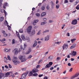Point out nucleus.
<instances>
[{"mask_svg": "<svg viewBox=\"0 0 79 79\" xmlns=\"http://www.w3.org/2000/svg\"><path fill=\"white\" fill-rule=\"evenodd\" d=\"M19 58L21 60L22 62H24V61H26V59L25 58V56H20Z\"/></svg>", "mask_w": 79, "mask_h": 79, "instance_id": "1", "label": "nucleus"}, {"mask_svg": "<svg viewBox=\"0 0 79 79\" xmlns=\"http://www.w3.org/2000/svg\"><path fill=\"white\" fill-rule=\"evenodd\" d=\"M53 64V62H49L48 64H47L46 66H45V69L47 68H49L51 66H52Z\"/></svg>", "mask_w": 79, "mask_h": 79, "instance_id": "2", "label": "nucleus"}, {"mask_svg": "<svg viewBox=\"0 0 79 79\" xmlns=\"http://www.w3.org/2000/svg\"><path fill=\"white\" fill-rule=\"evenodd\" d=\"M32 27V26H29L27 29V32L28 34H30L31 31V29Z\"/></svg>", "mask_w": 79, "mask_h": 79, "instance_id": "3", "label": "nucleus"}, {"mask_svg": "<svg viewBox=\"0 0 79 79\" xmlns=\"http://www.w3.org/2000/svg\"><path fill=\"white\" fill-rule=\"evenodd\" d=\"M77 23V20L76 19L73 20L71 24L73 25H76Z\"/></svg>", "mask_w": 79, "mask_h": 79, "instance_id": "4", "label": "nucleus"}, {"mask_svg": "<svg viewBox=\"0 0 79 79\" xmlns=\"http://www.w3.org/2000/svg\"><path fill=\"white\" fill-rule=\"evenodd\" d=\"M12 61L13 62L14 64L16 65H17V64H19V63H20V62L18 60H16L12 59Z\"/></svg>", "mask_w": 79, "mask_h": 79, "instance_id": "5", "label": "nucleus"}, {"mask_svg": "<svg viewBox=\"0 0 79 79\" xmlns=\"http://www.w3.org/2000/svg\"><path fill=\"white\" fill-rule=\"evenodd\" d=\"M4 73H0V79H4Z\"/></svg>", "mask_w": 79, "mask_h": 79, "instance_id": "6", "label": "nucleus"}, {"mask_svg": "<svg viewBox=\"0 0 79 79\" xmlns=\"http://www.w3.org/2000/svg\"><path fill=\"white\" fill-rule=\"evenodd\" d=\"M63 50L64 49H67L68 48V45L66 44H64V45L63 46Z\"/></svg>", "mask_w": 79, "mask_h": 79, "instance_id": "7", "label": "nucleus"}, {"mask_svg": "<svg viewBox=\"0 0 79 79\" xmlns=\"http://www.w3.org/2000/svg\"><path fill=\"white\" fill-rule=\"evenodd\" d=\"M13 52H15V55H17L18 53V49L15 48V49L13 51Z\"/></svg>", "mask_w": 79, "mask_h": 79, "instance_id": "8", "label": "nucleus"}, {"mask_svg": "<svg viewBox=\"0 0 79 79\" xmlns=\"http://www.w3.org/2000/svg\"><path fill=\"white\" fill-rule=\"evenodd\" d=\"M50 39L49 35H48L47 36L45 37L44 38V40L45 41H48Z\"/></svg>", "mask_w": 79, "mask_h": 79, "instance_id": "9", "label": "nucleus"}, {"mask_svg": "<svg viewBox=\"0 0 79 79\" xmlns=\"http://www.w3.org/2000/svg\"><path fill=\"white\" fill-rule=\"evenodd\" d=\"M12 73V72H7L6 73V74H5V77H8L9 75H10L11 73Z\"/></svg>", "mask_w": 79, "mask_h": 79, "instance_id": "10", "label": "nucleus"}, {"mask_svg": "<svg viewBox=\"0 0 79 79\" xmlns=\"http://www.w3.org/2000/svg\"><path fill=\"white\" fill-rule=\"evenodd\" d=\"M26 77V75L24 73L23 74L21 78L22 79H25Z\"/></svg>", "mask_w": 79, "mask_h": 79, "instance_id": "11", "label": "nucleus"}, {"mask_svg": "<svg viewBox=\"0 0 79 79\" xmlns=\"http://www.w3.org/2000/svg\"><path fill=\"white\" fill-rule=\"evenodd\" d=\"M31 51H32L31 49H29V50H28L26 52V55H27V54H29V53H30V52H31Z\"/></svg>", "mask_w": 79, "mask_h": 79, "instance_id": "12", "label": "nucleus"}, {"mask_svg": "<svg viewBox=\"0 0 79 79\" xmlns=\"http://www.w3.org/2000/svg\"><path fill=\"white\" fill-rule=\"evenodd\" d=\"M76 44H74L71 47V49H73V48H75V47H76Z\"/></svg>", "mask_w": 79, "mask_h": 79, "instance_id": "13", "label": "nucleus"}, {"mask_svg": "<svg viewBox=\"0 0 79 79\" xmlns=\"http://www.w3.org/2000/svg\"><path fill=\"white\" fill-rule=\"evenodd\" d=\"M79 73H77V74H76L75 75H74V76L72 77H71V79H73V78H75V77H77L78 76H79Z\"/></svg>", "mask_w": 79, "mask_h": 79, "instance_id": "14", "label": "nucleus"}, {"mask_svg": "<svg viewBox=\"0 0 79 79\" xmlns=\"http://www.w3.org/2000/svg\"><path fill=\"white\" fill-rule=\"evenodd\" d=\"M37 44V41L36 40L35 41L34 44H33V47H35Z\"/></svg>", "mask_w": 79, "mask_h": 79, "instance_id": "15", "label": "nucleus"}, {"mask_svg": "<svg viewBox=\"0 0 79 79\" xmlns=\"http://www.w3.org/2000/svg\"><path fill=\"white\" fill-rule=\"evenodd\" d=\"M8 6V4L7 2H6L4 3V5L3 6V7L4 8H6L5 6Z\"/></svg>", "mask_w": 79, "mask_h": 79, "instance_id": "16", "label": "nucleus"}, {"mask_svg": "<svg viewBox=\"0 0 79 79\" xmlns=\"http://www.w3.org/2000/svg\"><path fill=\"white\" fill-rule=\"evenodd\" d=\"M35 33V30H32L31 32V35H34Z\"/></svg>", "mask_w": 79, "mask_h": 79, "instance_id": "17", "label": "nucleus"}, {"mask_svg": "<svg viewBox=\"0 0 79 79\" xmlns=\"http://www.w3.org/2000/svg\"><path fill=\"white\" fill-rule=\"evenodd\" d=\"M21 37L22 39V40H26V39H25V37H24V35H22L21 36Z\"/></svg>", "mask_w": 79, "mask_h": 79, "instance_id": "18", "label": "nucleus"}, {"mask_svg": "<svg viewBox=\"0 0 79 79\" xmlns=\"http://www.w3.org/2000/svg\"><path fill=\"white\" fill-rule=\"evenodd\" d=\"M46 15V13L44 12H43L41 15V17H42L44 16H45Z\"/></svg>", "mask_w": 79, "mask_h": 79, "instance_id": "19", "label": "nucleus"}, {"mask_svg": "<svg viewBox=\"0 0 79 79\" xmlns=\"http://www.w3.org/2000/svg\"><path fill=\"white\" fill-rule=\"evenodd\" d=\"M45 24H47V22L44 21V22H41V25H44Z\"/></svg>", "mask_w": 79, "mask_h": 79, "instance_id": "20", "label": "nucleus"}, {"mask_svg": "<svg viewBox=\"0 0 79 79\" xmlns=\"http://www.w3.org/2000/svg\"><path fill=\"white\" fill-rule=\"evenodd\" d=\"M76 52L75 51H73L72 52V55H73V56H76Z\"/></svg>", "mask_w": 79, "mask_h": 79, "instance_id": "21", "label": "nucleus"}, {"mask_svg": "<svg viewBox=\"0 0 79 79\" xmlns=\"http://www.w3.org/2000/svg\"><path fill=\"white\" fill-rule=\"evenodd\" d=\"M26 40H27V42H30L31 41V40H30V39L29 37H27L26 38Z\"/></svg>", "mask_w": 79, "mask_h": 79, "instance_id": "22", "label": "nucleus"}, {"mask_svg": "<svg viewBox=\"0 0 79 79\" xmlns=\"http://www.w3.org/2000/svg\"><path fill=\"white\" fill-rule=\"evenodd\" d=\"M33 73H32V72L31 71L30 72L29 74V76H32V74Z\"/></svg>", "mask_w": 79, "mask_h": 79, "instance_id": "23", "label": "nucleus"}, {"mask_svg": "<svg viewBox=\"0 0 79 79\" xmlns=\"http://www.w3.org/2000/svg\"><path fill=\"white\" fill-rule=\"evenodd\" d=\"M16 34L17 35L18 37L19 38H20V36H19V33L18 32H16Z\"/></svg>", "mask_w": 79, "mask_h": 79, "instance_id": "24", "label": "nucleus"}, {"mask_svg": "<svg viewBox=\"0 0 79 79\" xmlns=\"http://www.w3.org/2000/svg\"><path fill=\"white\" fill-rule=\"evenodd\" d=\"M75 40H76V39H72L71 40L72 43H74V42L75 41Z\"/></svg>", "mask_w": 79, "mask_h": 79, "instance_id": "25", "label": "nucleus"}, {"mask_svg": "<svg viewBox=\"0 0 79 79\" xmlns=\"http://www.w3.org/2000/svg\"><path fill=\"white\" fill-rule=\"evenodd\" d=\"M51 3L52 8H53V7H54V5H55V4L53 3V1L51 2Z\"/></svg>", "mask_w": 79, "mask_h": 79, "instance_id": "26", "label": "nucleus"}, {"mask_svg": "<svg viewBox=\"0 0 79 79\" xmlns=\"http://www.w3.org/2000/svg\"><path fill=\"white\" fill-rule=\"evenodd\" d=\"M53 57L52 56H50L49 57V60H52V59H53Z\"/></svg>", "mask_w": 79, "mask_h": 79, "instance_id": "27", "label": "nucleus"}, {"mask_svg": "<svg viewBox=\"0 0 79 79\" xmlns=\"http://www.w3.org/2000/svg\"><path fill=\"white\" fill-rule=\"evenodd\" d=\"M4 19L3 18V17H2L0 18V21H3Z\"/></svg>", "mask_w": 79, "mask_h": 79, "instance_id": "28", "label": "nucleus"}, {"mask_svg": "<svg viewBox=\"0 0 79 79\" xmlns=\"http://www.w3.org/2000/svg\"><path fill=\"white\" fill-rule=\"evenodd\" d=\"M5 52H10V49H9V50H8V49H6V48H5Z\"/></svg>", "mask_w": 79, "mask_h": 79, "instance_id": "29", "label": "nucleus"}, {"mask_svg": "<svg viewBox=\"0 0 79 79\" xmlns=\"http://www.w3.org/2000/svg\"><path fill=\"white\" fill-rule=\"evenodd\" d=\"M4 24L5 25H6V26L8 25V22H7V21L6 20L5 22L4 23Z\"/></svg>", "mask_w": 79, "mask_h": 79, "instance_id": "30", "label": "nucleus"}, {"mask_svg": "<svg viewBox=\"0 0 79 79\" xmlns=\"http://www.w3.org/2000/svg\"><path fill=\"white\" fill-rule=\"evenodd\" d=\"M39 22V20H35L33 21V23H38Z\"/></svg>", "mask_w": 79, "mask_h": 79, "instance_id": "31", "label": "nucleus"}, {"mask_svg": "<svg viewBox=\"0 0 79 79\" xmlns=\"http://www.w3.org/2000/svg\"><path fill=\"white\" fill-rule=\"evenodd\" d=\"M10 74L12 77H15V75H14V74L13 73V72H12V73H10Z\"/></svg>", "mask_w": 79, "mask_h": 79, "instance_id": "32", "label": "nucleus"}, {"mask_svg": "<svg viewBox=\"0 0 79 79\" xmlns=\"http://www.w3.org/2000/svg\"><path fill=\"white\" fill-rule=\"evenodd\" d=\"M33 76H38V74H37V73H35L34 74H33Z\"/></svg>", "mask_w": 79, "mask_h": 79, "instance_id": "33", "label": "nucleus"}, {"mask_svg": "<svg viewBox=\"0 0 79 79\" xmlns=\"http://www.w3.org/2000/svg\"><path fill=\"white\" fill-rule=\"evenodd\" d=\"M7 59L6 57L4 58V62H5L6 63H8V61H7Z\"/></svg>", "mask_w": 79, "mask_h": 79, "instance_id": "34", "label": "nucleus"}, {"mask_svg": "<svg viewBox=\"0 0 79 79\" xmlns=\"http://www.w3.org/2000/svg\"><path fill=\"white\" fill-rule=\"evenodd\" d=\"M59 7H60V5L57 4L56 6V9H58V8H59Z\"/></svg>", "mask_w": 79, "mask_h": 79, "instance_id": "35", "label": "nucleus"}, {"mask_svg": "<svg viewBox=\"0 0 79 79\" xmlns=\"http://www.w3.org/2000/svg\"><path fill=\"white\" fill-rule=\"evenodd\" d=\"M35 15H36V16H40V14H39L38 13H37L35 14Z\"/></svg>", "mask_w": 79, "mask_h": 79, "instance_id": "36", "label": "nucleus"}, {"mask_svg": "<svg viewBox=\"0 0 79 79\" xmlns=\"http://www.w3.org/2000/svg\"><path fill=\"white\" fill-rule=\"evenodd\" d=\"M42 60L41 59L38 62V64H40V63H42Z\"/></svg>", "mask_w": 79, "mask_h": 79, "instance_id": "37", "label": "nucleus"}, {"mask_svg": "<svg viewBox=\"0 0 79 79\" xmlns=\"http://www.w3.org/2000/svg\"><path fill=\"white\" fill-rule=\"evenodd\" d=\"M5 40H6L5 38L2 39V40H0V42H3L4 41H5Z\"/></svg>", "mask_w": 79, "mask_h": 79, "instance_id": "38", "label": "nucleus"}, {"mask_svg": "<svg viewBox=\"0 0 79 79\" xmlns=\"http://www.w3.org/2000/svg\"><path fill=\"white\" fill-rule=\"evenodd\" d=\"M45 6H42L41 7V10H45Z\"/></svg>", "mask_w": 79, "mask_h": 79, "instance_id": "39", "label": "nucleus"}, {"mask_svg": "<svg viewBox=\"0 0 79 79\" xmlns=\"http://www.w3.org/2000/svg\"><path fill=\"white\" fill-rule=\"evenodd\" d=\"M7 58L9 60H11V58H10V56H7Z\"/></svg>", "mask_w": 79, "mask_h": 79, "instance_id": "40", "label": "nucleus"}, {"mask_svg": "<svg viewBox=\"0 0 79 79\" xmlns=\"http://www.w3.org/2000/svg\"><path fill=\"white\" fill-rule=\"evenodd\" d=\"M7 27H8V30H9V31H10V30H11V27H10V26L9 25H7Z\"/></svg>", "mask_w": 79, "mask_h": 79, "instance_id": "41", "label": "nucleus"}, {"mask_svg": "<svg viewBox=\"0 0 79 79\" xmlns=\"http://www.w3.org/2000/svg\"><path fill=\"white\" fill-rule=\"evenodd\" d=\"M23 29H20L19 30V32L20 33H23Z\"/></svg>", "mask_w": 79, "mask_h": 79, "instance_id": "42", "label": "nucleus"}, {"mask_svg": "<svg viewBox=\"0 0 79 79\" xmlns=\"http://www.w3.org/2000/svg\"><path fill=\"white\" fill-rule=\"evenodd\" d=\"M15 39H13L12 40V44H15Z\"/></svg>", "mask_w": 79, "mask_h": 79, "instance_id": "43", "label": "nucleus"}, {"mask_svg": "<svg viewBox=\"0 0 79 79\" xmlns=\"http://www.w3.org/2000/svg\"><path fill=\"white\" fill-rule=\"evenodd\" d=\"M40 65H38L36 66V69H38V68H40Z\"/></svg>", "mask_w": 79, "mask_h": 79, "instance_id": "44", "label": "nucleus"}, {"mask_svg": "<svg viewBox=\"0 0 79 79\" xmlns=\"http://www.w3.org/2000/svg\"><path fill=\"white\" fill-rule=\"evenodd\" d=\"M32 71L33 73H36L35 70V69H33L32 70Z\"/></svg>", "mask_w": 79, "mask_h": 79, "instance_id": "45", "label": "nucleus"}, {"mask_svg": "<svg viewBox=\"0 0 79 79\" xmlns=\"http://www.w3.org/2000/svg\"><path fill=\"white\" fill-rule=\"evenodd\" d=\"M55 44H58V45H59V44H61V42H55Z\"/></svg>", "mask_w": 79, "mask_h": 79, "instance_id": "46", "label": "nucleus"}, {"mask_svg": "<svg viewBox=\"0 0 79 79\" xmlns=\"http://www.w3.org/2000/svg\"><path fill=\"white\" fill-rule=\"evenodd\" d=\"M40 31L38 33L36 34L37 35H40Z\"/></svg>", "mask_w": 79, "mask_h": 79, "instance_id": "47", "label": "nucleus"}, {"mask_svg": "<svg viewBox=\"0 0 79 79\" xmlns=\"http://www.w3.org/2000/svg\"><path fill=\"white\" fill-rule=\"evenodd\" d=\"M76 9L79 10V5H78L76 7Z\"/></svg>", "mask_w": 79, "mask_h": 79, "instance_id": "48", "label": "nucleus"}, {"mask_svg": "<svg viewBox=\"0 0 79 79\" xmlns=\"http://www.w3.org/2000/svg\"><path fill=\"white\" fill-rule=\"evenodd\" d=\"M32 58V55H30L28 57V59H30V58Z\"/></svg>", "mask_w": 79, "mask_h": 79, "instance_id": "49", "label": "nucleus"}, {"mask_svg": "<svg viewBox=\"0 0 79 79\" xmlns=\"http://www.w3.org/2000/svg\"><path fill=\"white\" fill-rule=\"evenodd\" d=\"M4 13L5 14V16H6V15H7V13L6 12V11H5V10H4Z\"/></svg>", "mask_w": 79, "mask_h": 79, "instance_id": "50", "label": "nucleus"}, {"mask_svg": "<svg viewBox=\"0 0 79 79\" xmlns=\"http://www.w3.org/2000/svg\"><path fill=\"white\" fill-rule=\"evenodd\" d=\"M35 69V71L36 73H37L39 71V70L37 69Z\"/></svg>", "mask_w": 79, "mask_h": 79, "instance_id": "51", "label": "nucleus"}, {"mask_svg": "<svg viewBox=\"0 0 79 79\" xmlns=\"http://www.w3.org/2000/svg\"><path fill=\"white\" fill-rule=\"evenodd\" d=\"M61 59V57H57L56 59V60H60Z\"/></svg>", "mask_w": 79, "mask_h": 79, "instance_id": "52", "label": "nucleus"}, {"mask_svg": "<svg viewBox=\"0 0 79 79\" xmlns=\"http://www.w3.org/2000/svg\"><path fill=\"white\" fill-rule=\"evenodd\" d=\"M46 8L47 10H49V9L50 8V6H49L48 5L47 6Z\"/></svg>", "mask_w": 79, "mask_h": 79, "instance_id": "53", "label": "nucleus"}, {"mask_svg": "<svg viewBox=\"0 0 79 79\" xmlns=\"http://www.w3.org/2000/svg\"><path fill=\"white\" fill-rule=\"evenodd\" d=\"M64 3H68V0H65L64 2Z\"/></svg>", "mask_w": 79, "mask_h": 79, "instance_id": "54", "label": "nucleus"}, {"mask_svg": "<svg viewBox=\"0 0 79 79\" xmlns=\"http://www.w3.org/2000/svg\"><path fill=\"white\" fill-rule=\"evenodd\" d=\"M4 37H6V36H8V34L5 33V34H4Z\"/></svg>", "mask_w": 79, "mask_h": 79, "instance_id": "55", "label": "nucleus"}, {"mask_svg": "<svg viewBox=\"0 0 79 79\" xmlns=\"http://www.w3.org/2000/svg\"><path fill=\"white\" fill-rule=\"evenodd\" d=\"M73 71V68H71L69 70V72H72Z\"/></svg>", "mask_w": 79, "mask_h": 79, "instance_id": "56", "label": "nucleus"}, {"mask_svg": "<svg viewBox=\"0 0 79 79\" xmlns=\"http://www.w3.org/2000/svg\"><path fill=\"white\" fill-rule=\"evenodd\" d=\"M42 76H43V74H40V75H39V77H42Z\"/></svg>", "mask_w": 79, "mask_h": 79, "instance_id": "57", "label": "nucleus"}, {"mask_svg": "<svg viewBox=\"0 0 79 79\" xmlns=\"http://www.w3.org/2000/svg\"><path fill=\"white\" fill-rule=\"evenodd\" d=\"M13 58L14 60H17V57H13Z\"/></svg>", "mask_w": 79, "mask_h": 79, "instance_id": "58", "label": "nucleus"}, {"mask_svg": "<svg viewBox=\"0 0 79 79\" xmlns=\"http://www.w3.org/2000/svg\"><path fill=\"white\" fill-rule=\"evenodd\" d=\"M2 34H6V32L5 31H2Z\"/></svg>", "mask_w": 79, "mask_h": 79, "instance_id": "59", "label": "nucleus"}, {"mask_svg": "<svg viewBox=\"0 0 79 79\" xmlns=\"http://www.w3.org/2000/svg\"><path fill=\"white\" fill-rule=\"evenodd\" d=\"M9 68H12V66L10 64H9Z\"/></svg>", "mask_w": 79, "mask_h": 79, "instance_id": "60", "label": "nucleus"}, {"mask_svg": "<svg viewBox=\"0 0 79 79\" xmlns=\"http://www.w3.org/2000/svg\"><path fill=\"white\" fill-rule=\"evenodd\" d=\"M68 66H71V63H69L68 64Z\"/></svg>", "mask_w": 79, "mask_h": 79, "instance_id": "61", "label": "nucleus"}, {"mask_svg": "<svg viewBox=\"0 0 79 79\" xmlns=\"http://www.w3.org/2000/svg\"><path fill=\"white\" fill-rule=\"evenodd\" d=\"M43 19L44 21H47V19L46 18H44Z\"/></svg>", "mask_w": 79, "mask_h": 79, "instance_id": "62", "label": "nucleus"}, {"mask_svg": "<svg viewBox=\"0 0 79 79\" xmlns=\"http://www.w3.org/2000/svg\"><path fill=\"white\" fill-rule=\"evenodd\" d=\"M23 71H25V70H26V68H23V69H22Z\"/></svg>", "mask_w": 79, "mask_h": 79, "instance_id": "63", "label": "nucleus"}, {"mask_svg": "<svg viewBox=\"0 0 79 79\" xmlns=\"http://www.w3.org/2000/svg\"><path fill=\"white\" fill-rule=\"evenodd\" d=\"M44 79H48V77L46 76L44 78Z\"/></svg>", "mask_w": 79, "mask_h": 79, "instance_id": "64", "label": "nucleus"}]
</instances>
